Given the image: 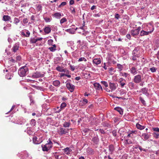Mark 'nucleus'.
<instances>
[{"label":"nucleus","instance_id":"1","mask_svg":"<svg viewBox=\"0 0 159 159\" xmlns=\"http://www.w3.org/2000/svg\"><path fill=\"white\" fill-rule=\"evenodd\" d=\"M52 143L49 139L47 143L45 145H42L43 150V151H48L52 147Z\"/></svg>","mask_w":159,"mask_h":159},{"label":"nucleus","instance_id":"2","mask_svg":"<svg viewBox=\"0 0 159 159\" xmlns=\"http://www.w3.org/2000/svg\"><path fill=\"white\" fill-rule=\"evenodd\" d=\"M28 69V68L25 66L22 67L19 70L18 74L21 77H24L27 74Z\"/></svg>","mask_w":159,"mask_h":159},{"label":"nucleus","instance_id":"3","mask_svg":"<svg viewBox=\"0 0 159 159\" xmlns=\"http://www.w3.org/2000/svg\"><path fill=\"white\" fill-rule=\"evenodd\" d=\"M139 48L138 47L135 48L134 50L133 51L132 54V59L133 60H136V57H139L140 52L139 51Z\"/></svg>","mask_w":159,"mask_h":159},{"label":"nucleus","instance_id":"4","mask_svg":"<svg viewBox=\"0 0 159 159\" xmlns=\"http://www.w3.org/2000/svg\"><path fill=\"white\" fill-rule=\"evenodd\" d=\"M142 80V76L141 75H137L134 77L133 81L136 84L140 83Z\"/></svg>","mask_w":159,"mask_h":159},{"label":"nucleus","instance_id":"5","mask_svg":"<svg viewBox=\"0 0 159 159\" xmlns=\"http://www.w3.org/2000/svg\"><path fill=\"white\" fill-rule=\"evenodd\" d=\"M66 83V87L71 92H73L75 88V86L70 82H68L67 81Z\"/></svg>","mask_w":159,"mask_h":159},{"label":"nucleus","instance_id":"6","mask_svg":"<svg viewBox=\"0 0 159 159\" xmlns=\"http://www.w3.org/2000/svg\"><path fill=\"white\" fill-rule=\"evenodd\" d=\"M43 74L41 73L40 72H36L33 74L32 77L33 78H38L43 77Z\"/></svg>","mask_w":159,"mask_h":159},{"label":"nucleus","instance_id":"7","mask_svg":"<svg viewBox=\"0 0 159 159\" xmlns=\"http://www.w3.org/2000/svg\"><path fill=\"white\" fill-rule=\"evenodd\" d=\"M118 84L116 83H109V86L110 88L111 89V92L115 90L117 88Z\"/></svg>","mask_w":159,"mask_h":159},{"label":"nucleus","instance_id":"8","mask_svg":"<svg viewBox=\"0 0 159 159\" xmlns=\"http://www.w3.org/2000/svg\"><path fill=\"white\" fill-rule=\"evenodd\" d=\"M118 82L120 83V87L122 88H124L125 85L126 84V80L122 78L119 79Z\"/></svg>","mask_w":159,"mask_h":159},{"label":"nucleus","instance_id":"9","mask_svg":"<svg viewBox=\"0 0 159 159\" xmlns=\"http://www.w3.org/2000/svg\"><path fill=\"white\" fill-rule=\"evenodd\" d=\"M68 129L61 128L58 130V132L60 135H62L68 133Z\"/></svg>","mask_w":159,"mask_h":159},{"label":"nucleus","instance_id":"10","mask_svg":"<svg viewBox=\"0 0 159 159\" xmlns=\"http://www.w3.org/2000/svg\"><path fill=\"white\" fill-rule=\"evenodd\" d=\"M56 70L60 72H66V73H69V71L68 70L63 69V68L60 66H57L56 68Z\"/></svg>","mask_w":159,"mask_h":159},{"label":"nucleus","instance_id":"11","mask_svg":"<svg viewBox=\"0 0 159 159\" xmlns=\"http://www.w3.org/2000/svg\"><path fill=\"white\" fill-rule=\"evenodd\" d=\"M130 71L131 73L134 75L137 73L138 70L135 67H132L130 68Z\"/></svg>","mask_w":159,"mask_h":159},{"label":"nucleus","instance_id":"12","mask_svg":"<svg viewBox=\"0 0 159 159\" xmlns=\"http://www.w3.org/2000/svg\"><path fill=\"white\" fill-rule=\"evenodd\" d=\"M151 31H146L145 29L144 30H142L140 32V35L141 36L148 35L150 34L151 33Z\"/></svg>","mask_w":159,"mask_h":159},{"label":"nucleus","instance_id":"13","mask_svg":"<svg viewBox=\"0 0 159 159\" xmlns=\"http://www.w3.org/2000/svg\"><path fill=\"white\" fill-rule=\"evenodd\" d=\"M154 30V27L151 24L148 25L145 30L146 31H152L151 33Z\"/></svg>","mask_w":159,"mask_h":159},{"label":"nucleus","instance_id":"14","mask_svg":"<svg viewBox=\"0 0 159 159\" xmlns=\"http://www.w3.org/2000/svg\"><path fill=\"white\" fill-rule=\"evenodd\" d=\"M43 30L44 32L46 34L49 33L51 31V27L49 25L45 27L44 29Z\"/></svg>","mask_w":159,"mask_h":159},{"label":"nucleus","instance_id":"15","mask_svg":"<svg viewBox=\"0 0 159 159\" xmlns=\"http://www.w3.org/2000/svg\"><path fill=\"white\" fill-rule=\"evenodd\" d=\"M19 44L18 43H15L13 46L12 48V50L13 52H16L19 49Z\"/></svg>","mask_w":159,"mask_h":159},{"label":"nucleus","instance_id":"16","mask_svg":"<svg viewBox=\"0 0 159 159\" xmlns=\"http://www.w3.org/2000/svg\"><path fill=\"white\" fill-rule=\"evenodd\" d=\"M93 64L97 65L101 63V59L100 58H95L93 61Z\"/></svg>","mask_w":159,"mask_h":159},{"label":"nucleus","instance_id":"17","mask_svg":"<svg viewBox=\"0 0 159 159\" xmlns=\"http://www.w3.org/2000/svg\"><path fill=\"white\" fill-rule=\"evenodd\" d=\"M66 105V104L65 102H62L61 105L59 110L56 111V112L58 113L61 110L65 108Z\"/></svg>","mask_w":159,"mask_h":159},{"label":"nucleus","instance_id":"18","mask_svg":"<svg viewBox=\"0 0 159 159\" xmlns=\"http://www.w3.org/2000/svg\"><path fill=\"white\" fill-rule=\"evenodd\" d=\"M150 136V135L148 134L143 133L142 134L141 137L143 138L144 140H146L149 138Z\"/></svg>","mask_w":159,"mask_h":159},{"label":"nucleus","instance_id":"19","mask_svg":"<svg viewBox=\"0 0 159 159\" xmlns=\"http://www.w3.org/2000/svg\"><path fill=\"white\" fill-rule=\"evenodd\" d=\"M95 88L97 90L102 89V87L100 84L98 83H95L93 84Z\"/></svg>","mask_w":159,"mask_h":159},{"label":"nucleus","instance_id":"20","mask_svg":"<svg viewBox=\"0 0 159 159\" xmlns=\"http://www.w3.org/2000/svg\"><path fill=\"white\" fill-rule=\"evenodd\" d=\"M53 16L55 17L57 19H60L61 18V17L63 16V14H62V15H61V14L60 13L57 12L55 13Z\"/></svg>","mask_w":159,"mask_h":159},{"label":"nucleus","instance_id":"21","mask_svg":"<svg viewBox=\"0 0 159 159\" xmlns=\"http://www.w3.org/2000/svg\"><path fill=\"white\" fill-rule=\"evenodd\" d=\"M42 141H39L38 140V138L36 137H34L33 138V143L36 144H40Z\"/></svg>","mask_w":159,"mask_h":159},{"label":"nucleus","instance_id":"22","mask_svg":"<svg viewBox=\"0 0 159 159\" xmlns=\"http://www.w3.org/2000/svg\"><path fill=\"white\" fill-rule=\"evenodd\" d=\"M64 152L67 155H69L70 154V152L71 151V150L69 148L67 147L64 149H63Z\"/></svg>","mask_w":159,"mask_h":159},{"label":"nucleus","instance_id":"23","mask_svg":"<svg viewBox=\"0 0 159 159\" xmlns=\"http://www.w3.org/2000/svg\"><path fill=\"white\" fill-rule=\"evenodd\" d=\"M114 150V147L113 145L111 144L109 146V150L110 154H112Z\"/></svg>","mask_w":159,"mask_h":159},{"label":"nucleus","instance_id":"24","mask_svg":"<svg viewBox=\"0 0 159 159\" xmlns=\"http://www.w3.org/2000/svg\"><path fill=\"white\" fill-rule=\"evenodd\" d=\"M85 45V43L84 41H82L80 43L78 44L77 47L79 48L83 49Z\"/></svg>","mask_w":159,"mask_h":159},{"label":"nucleus","instance_id":"25","mask_svg":"<svg viewBox=\"0 0 159 159\" xmlns=\"http://www.w3.org/2000/svg\"><path fill=\"white\" fill-rule=\"evenodd\" d=\"M131 34L133 36H135L138 35L139 34V32H138V30L135 29L134 30H131Z\"/></svg>","mask_w":159,"mask_h":159},{"label":"nucleus","instance_id":"26","mask_svg":"<svg viewBox=\"0 0 159 159\" xmlns=\"http://www.w3.org/2000/svg\"><path fill=\"white\" fill-rule=\"evenodd\" d=\"M60 82L58 80H56L53 82V84L55 86L58 87L59 86Z\"/></svg>","mask_w":159,"mask_h":159},{"label":"nucleus","instance_id":"27","mask_svg":"<svg viewBox=\"0 0 159 159\" xmlns=\"http://www.w3.org/2000/svg\"><path fill=\"white\" fill-rule=\"evenodd\" d=\"M92 141L96 144L98 143L99 142V139L98 136H96L94 137L92 139Z\"/></svg>","mask_w":159,"mask_h":159},{"label":"nucleus","instance_id":"28","mask_svg":"<svg viewBox=\"0 0 159 159\" xmlns=\"http://www.w3.org/2000/svg\"><path fill=\"white\" fill-rule=\"evenodd\" d=\"M114 109L118 111L120 114L122 115L123 114V111L120 107H116L114 108Z\"/></svg>","mask_w":159,"mask_h":159},{"label":"nucleus","instance_id":"29","mask_svg":"<svg viewBox=\"0 0 159 159\" xmlns=\"http://www.w3.org/2000/svg\"><path fill=\"white\" fill-rule=\"evenodd\" d=\"M140 92H142L143 94H145L147 95L148 94V89L146 88L142 89L141 90Z\"/></svg>","mask_w":159,"mask_h":159},{"label":"nucleus","instance_id":"30","mask_svg":"<svg viewBox=\"0 0 159 159\" xmlns=\"http://www.w3.org/2000/svg\"><path fill=\"white\" fill-rule=\"evenodd\" d=\"M136 126L137 129L140 130H143L144 129L145 127L144 126H142L139 123H137L136 125Z\"/></svg>","mask_w":159,"mask_h":159},{"label":"nucleus","instance_id":"31","mask_svg":"<svg viewBox=\"0 0 159 159\" xmlns=\"http://www.w3.org/2000/svg\"><path fill=\"white\" fill-rule=\"evenodd\" d=\"M25 131L26 132L27 134L29 135L32 134L33 133V132L31 130V128L30 127L27 128V129Z\"/></svg>","mask_w":159,"mask_h":159},{"label":"nucleus","instance_id":"32","mask_svg":"<svg viewBox=\"0 0 159 159\" xmlns=\"http://www.w3.org/2000/svg\"><path fill=\"white\" fill-rule=\"evenodd\" d=\"M11 19L10 16L4 15L3 16V20L4 21H9Z\"/></svg>","mask_w":159,"mask_h":159},{"label":"nucleus","instance_id":"33","mask_svg":"<svg viewBox=\"0 0 159 159\" xmlns=\"http://www.w3.org/2000/svg\"><path fill=\"white\" fill-rule=\"evenodd\" d=\"M120 75L126 78L128 76H129V74L125 72H120Z\"/></svg>","mask_w":159,"mask_h":159},{"label":"nucleus","instance_id":"34","mask_svg":"<svg viewBox=\"0 0 159 159\" xmlns=\"http://www.w3.org/2000/svg\"><path fill=\"white\" fill-rule=\"evenodd\" d=\"M30 124L31 126H34L36 124V121L34 119H32L30 120Z\"/></svg>","mask_w":159,"mask_h":159},{"label":"nucleus","instance_id":"35","mask_svg":"<svg viewBox=\"0 0 159 159\" xmlns=\"http://www.w3.org/2000/svg\"><path fill=\"white\" fill-rule=\"evenodd\" d=\"M70 123L69 122H65L63 124V126L64 127H69Z\"/></svg>","mask_w":159,"mask_h":159},{"label":"nucleus","instance_id":"36","mask_svg":"<svg viewBox=\"0 0 159 159\" xmlns=\"http://www.w3.org/2000/svg\"><path fill=\"white\" fill-rule=\"evenodd\" d=\"M138 148L139 149V150H140V151L141 152L142 151H144L145 152H146L148 151V150H147V149H146L142 148L141 146H139L138 147H135L136 148Z\"/></svg>","mask_w":159,"mask_h":159},{"label":"nucleus","instance_id":"37","mask_svg":"<svg viewBox=\"0 0 159 159\" xmlns=\"http://www.w3.org/2000/svg\"><path fill=\"white\" fill-rule=\"evenodd\" d=\"M20 21V20L18 18L15 17L14 19V23L17 25L18 23Z\"/></svg>","mask_w":159,"mask_h":159},{"label":"nucleus","instance_id":"38","mask_svg":"<svg viewBox=\"0 0 159 159\" xmlns=\"http://www.w3.org/2000/svg\"><path fill=\"white\" fill-rule=\"evenodd\" d=\"M117 68L119 70V71H120L122 70L123 67L122 65L120 64H117Z\"/></svg>","mask_w":159,"mask_h":159},{"label":"nucleus","instance_id":"39","mask_svg":"<svg viewBox=\"0 0 159 159\" xmlns=\"http://www.w3.org/2000/svg\"><path fill=\"white\" fill-rule=\"evenodd\" d=\"M87 61V59L84 57H81L79 58L78 60V61L79 62H80L83 61L85 62L86 61Z\"/></svg>","mask_w":159,"mask_h":159},{"label":"nucleus","instance_id":"40","mask_svg":"<svg viewBox=\"0 0 159 159\" xmlns=\"http://www.w3.org/2000/svg\"><path fill=\"white\" fill-rule=\"evenodd\" d=\"M101 83L103 84L106 87H108V84L107 83V82L106 81H101Z\"/></svg>","mask_w":159,"mask_h":159},{"label":"nucleus","instance_id":"41","mask_svg":"<svg viewBox=\"0 0 159 159\" xmlns=\"http://www.w3.org/2000/svg\"><path fill=\"white\" fill-rule=\"evenodd\" d=\"M66 31L69 32L70 34H73L74 33V31L72 29H70L66 30Z\"/></svg>","mask_w":159,"mask_h":159},{"label":"nucleus","instance_id":"42","mask_svg":"<svg viewBox=\"0 0 159 159\" xmlns=\"http://www.w3.org/2000/svg\"><path fill=\"white\" fill-rule=\"evenodd\" d=\"M30 42L31 43H35L37 42V40L36 39H35L34 38H31L30 40Z\"/></svg>","mask_w":159,"mask_h":159},{"label":"nucleus","instance_id":"43","mask_svg":"<svg viewBox=\"0 0 159 159\" xmlns=\"http://www.w3.org/2000/svg\"><path fill=\"white\" fill-rule=\"evenodd\" d=\"M70 9L71 11V13L72 14H74L75 13V9L74 7H70Z\"/></svg>","mask_w":159,"mask_h":159},{"label":"nucleus","instance_id":"44","mask_svg":"<svg viewBox=\"0 0 159 159\" xmlns=\"http://www.w3.org/2000/svg\"><path fill=\"white\" fill-rule=\"evenodd\" d=\"M154 137L156 139H158L159 137V134L157 133H153V134Z\"/></svg>","mask_w":159,"mask_h":159},{"label":"nucleus","instance_id":"45","mask_svg":"<svg viewBox=\"0 0 159 159\" xmlns=\"http://www.w3.org/2000/svg\"><path fill=\"white\" fill-rule=\"evenodd\" d=\"M67 21V20L65 18H63L61 19L60 20V23L61 24H62L65 22H66Z\"/></svg>","mask_w":159,"mask_h":159},{"label":"nucleus","instance_id":"46","mask_svg":"<svg viewBox=\"0 0 159 159\" xmlns=\"http://www.w3.org/2000/svg\"><path fill=\"white\" fill-rule=\"evenodd\" d=\"M150 70H151V72L154 73L156 71L157 69L155 67H152L150 68Z\"/></svg>","mask_w":159,"mask_h":159},{"label":"nucleus","instance_id":"47","mask_svg":"<svg viewBox=\"0 0 159 159\" xmlns=\"http://www.w3.org/2000/svg\"><path fill=\"white\" fill-rule=\"evenodd\" d=\"M48 49L52 52H54L56 50V48H54L52 47H49L48 48Z\"/></svg>","mask_w":159,"mask_h":159},{"label":"nucleus","instance_id":"48","mask_svg":"<svg viewBox=\"0 0 159 159\" xmlns=\"http://www.w3.org/2000/svg\"><path fill=\"white\" fill-rule=\"evenodd\" d=\"M120 32L122 34H125L126 33V30L123 28H122L121 29Z\"/></svg>","mask_w":159,"mask_h":159},{"label":"nucleus","instance_id":"49","mask_svg":"<svg viewBox=\"0 0 159 159\" xmlns=\"http://www.w3.org/2000/svg\"><path fill=\"white\" fill-rule=\"evenodd\" d=\"M44 20L46 22H48L51 21V19L49 18L46 17L44 18Z\"/></svg>","mask_w":159,"mask_h":159},{"label":"nucleus","instance_id":"50","mask_svg":"<svg viewBox=\"0 0 159 159\" xmlns=\"http://www.w3.org/2000/svg\"><path fill=\"white\" fill-rule=\"evenodd\" d=\"M129 86L132 88H134V84L133 82H129Z\"/></svg>","mask_w":159,"mask_h":159},{"label":"nucleus","instance_id":"51","mask_svg":"<svg viewBox=\"0 0 159 159\" xmlns=\"http://www.w3.org/2000/svg\"><path fill=\"white\" fill-rule=\"evenodd\" d=\"M140 100L141 101V102L143 104L145 105L146 104L145 101L143 100V99L142 97L139 98Z\"/></svg>","mask_w":159,"mask_h":159},{"label":"nucleus","instance_id":"52","mask_svg":"<svg viewBox=\"0 0 159 159\" xmlns=\"http://www.w3.org/2000/svg\"><path fill=\"white\" fill-rule=\"evenodd\" d=\"M28 19L27 18H24L23 19L22 22L24 24H26L28 22Z\"/></svg>","mask_w":159,"mask_h":159},{"label":"nucleus","instance_id":"53","mask_svg":"<svg viewBox=\"0 0 159 159\" xmlns=\"http://www.w3.org/2000/svg\"><path fill=\"white\" fill-rule=\"evenodd\" d=\"M53 154L56 159H59V155H57V152L54 153Z\"/></svg>","mask_w":159,"mask_h":159},{"label":"nucleus","instance_id":"54","mask_svg":"<svg viewBox=\"0 0 159 159\" xmlns=\"http://www.w3.org/2000/svg\"><path fill=\"white\" fill-rule=\"evenodd\" d=\"M66 2H61V4L59 6V7H61L62 6H65L66 4Z\"/></svg>","mask_w":159,"mask_h":159},{"label":"nucleus","instance_id":"55","mask_svg":"<svg viewBox=\"0 0 159 159\" xmlns=\"http://www.w3.org/2000/svg\"><path fill=\"white\" fill-rule=\"evenodd\" d=\"M52 30L54 31H56L57 30V27L56 26H52Z\"/></svg>","mask_w":159,"mask_h":159},{"label":"nucleus","instance_id":"56","mask_svg":"<svg viewBox=\"0 0 159 159\" xmlns=\"http://www.w3.org/2000/svg\"><path fill=\"white\" fill-rule=\"evenodd\" d=\"M70 70L72 71H73L75 70V66H72L71 65H70Z\"/></svg>","mask_w":159,"mask_h":159},{"label":"nucleus","instance_id":"57","mask_svg":"<svg viewBox=\"0 0 159 159\" xmlns=\"http://www.w3.org/2000/svg\"><path fill=\"white\" fill-rule=\"evenodd\" d=\"M26 34L25 35V36L26 37H28L29 36L30 34V32L28 30H26Z\"/></svg>","mask_w":159,"mask_h":159},{"label":"nucleus","instance_id":"58","mask_svg":"<svg viewBox=\"0 0 159 159\" xmlns=\"http://www.w3.org/2000/svg\"><path fill=\"white\" fill-rule=\"evenodd\" d=\"M153 131L159 132V128L158 127H156L153 129Z\"/></svg>","mask_w":159,"mask_h":159},{"label":"nucleus","instance_id":"59","mask_svg":"<svg viewBox=\"0 0 159 159\" xmlns=\"http://www.w3.org/2000/svg\"><path fill=\"white\" fill-rule=\"evenodd\" d=\"M60 77H61V78H63V79H65L64 78V76H66V74H65L64 73H60Z\"/></svg>","mask_w":159,"mask_h":159},{"label":"nucleus","instance_id":"60","mask_svg":"<svg viewBox=\"0 0 159 159\" xmlns=\"http://www.w3.org/2000/svg\"><path fill=\"white\" fill-rule=\"evenodd\" d=\"M125 143L128 144H130L132 143V142L131 141H129L128 139H126L125 140Z\"/></svg>","mask_w":159,"mask_h":159},{"label":"nucleus","instance_id":"61","mask_svg":"<svg viewBox=\"0 0 159 159\" xmlns=\"http://www.w3.org/2000/svg\"><path fill=\"white\" fill-rule=\"evenodd\" d=\"M113 135L114 136H116L117 135V132L116 131H113L112 132Z\"/></svg>","mask_w":159,"mask_h":159},{"label":"nucleus","instance_id":"62","mask_svg":"<svg viewBox=\"0 0 159 159\" xmlns=\"http://www.w3.org/2000/svg\"><path fill=\"white\" fill-rule=\"evenodd\" d=\"M16 59L17 61H20L21 59V57L19 56H18L16 57Z\"/></svg>","mask_w":159,"mask_h":159},{"label":"nucleus","instance_id":"63","mask_svg":"<svg viewBox=\"0 0 159 159\" xmlns=\"http://www.w3.org/2000/svg\"><path fill=\"white\" fill-rule=\"evenodd\" d=\"M120 17V15L118 14H116L115 15V18L118 19Z\"/></svg>","mask_w":159,"mask_h":159},{"label":"nucleus","instance_id":"64","mask_svg":"<svg viewBox=\"0 0 159 159\" xmlns=\"http://www.w3.org/2000/svg\"><path fill=\"white\" fill-rule=\"evenodd\" d=\"M74 3V0H71L70 1L69 4L70 5H73Z\"/></svg>","mask_w":159,"mask_h":159}]
</instances>
